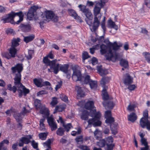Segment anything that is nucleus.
Listing matches in <instances>:
<instances>
[{"mask_svg":"<svg viewBox=\"0 0 150 150\" xmlns=\"http://www.w3.org/2000/svg\"><path fill=\"white\" fill-rule=\"evenodd\" d=\"M60 97L61 99L63 101L66 102L68 101L67 97L64 94H61L60 96Z\"/></svg>","mask_w":150,"mask_h":150,"instance_id":"obj_54","label":"nucleus"},{"mask_svg":"<svg viewBox=\"0 0 150 150\" xmlns=\"http://www.w3.org/2000/svg\"><path fill=\"white\" fill-rule=\"evenodd\" d=\"M41 113L45 115L46 116H48L49 114L48 109L47 108L43 109L40 110Z\"/></svg>","mask_w":150,"mask_h":150,"instance_id":"obj_45","label":"nucleus"},{"mask_svg":"<svg viewBox=\"0 0 150 150\" xmlns=\"http://www.w3.org/2000/svg\"><path fill=\"white\" fill-rule=\"evenodd\" d=\"M108 0H100V2L96 3L93 8V15H94V24L98 25L102 15L100 10L108 2Z\"/></svg>","mask_w":150,"mask_h":150,"instance_id":"obj_6","label":"nucleus"},{"mask_svg":"<svg viewBox=\"0 0 150 150\" xmlns=\"http://www.w3.org/2000/svg\"><path fill=\"white\" fill-rule=\"evenodd\" d=\"M34 35H30L24 37L23 40L26 43H28L32 41L35 38Z\"/></svg>","mask_w":150,"mask_h":150,"instance_id":"obj_28","label":"nucleus"},{"mask_svg":"<svg viewBox=\"0 0 150 150\" xmlns=\"http://www.w3.org/2000/svg\"><path fill=\"white\" fill-rule=\"evenodd\" d=\"M127 110L129 111H132L134 110V105H129L127 108Z\"/></svg>","mask_w":150,"mask_h":150,"instance_id":"obj_61","label":"nucleus"},{"mask_svg":"<svg viewBox=\"0 0 150 150\" xmlns=\"http://www.w3.org/2000/svg\"><path fill=\"white\" fill-rule=\"evenodd\" d=\"M105 91V90L104 89H103L102 91L103 93V98L104 100H106L109 98L108 94Z\"/></svg>","mask_w":150,"mask_h":150,"instance_id":"obj_46","label":"nucleus"},{"mask_svg":"<svg viewBox=\"0 0 150 150\" xmlns=\"http://www.w3.org/2000/svg\"><path fill=\"white\" fill-rule=\"evenodd\" d=\"M146 60L150 64V54L149 52H145L143 53Z\"/></svg>","mask_w":150,"mask_h":150,"instance_id":"obj_38","label":"nucleus"},{"mask_svg":"<svg viewBox=\"0 0 150 150\" xmlns=\"http://www.w3.org/2000/svg\"><path fill=\"white\" fill-rule=\"evenodd\" d=\"M92 63L93 65H95L98 63V60L95 57H93L92 59Z\"/></svg>","mask_w":150,"mask_h":150,"instance_id":"obj_60","label":"nucleus"},{"mask_svg":"<svg viewBox=\"0 0 150 150\" xmlns=\"http://www.w3.org/2000/svg\"><path fill=\"white\" fill-rule=\"evenodd\" d=\"M144 4L147 7L150 8V0H144Z\"/></svg>","mask_w":150,"mask_h":150,"instance_id":"obj_59","label":"nucleus"},{"mask_svg":"<svg viewBox=\"0 0 150 150\" xmlns=\"http://www.w3.org/2000/svg\"><path fill=\"white\" fill-rule=\"evenodd\" d=\"M68 12L69 15L73 17L74 19L80 22H83L81 18L77 15L75 11L72 9H70L68 10Z\"/></svg>","mask_w":150,"mask_h":150,"instance_id":"obj_13","label":"nucleus"},{"mask_svg":"<svg viewBox=\"0 0 150 150\" xmlns=\"http://www.w3.org/2000/svg\"><path fill=\"white\" fill-rule=\"evenodd\" d=\"M59 67H60V70L61 71L65 73H67L68 71V69L69 65L67 64H65L64 65L59 64Z\"/></svg>","mask_w":150,"mask_h":150,"instance_id":"obj_21","label":"nucleus"},{"mask_svg":"<svg viewBox=\"0 0 150 150\" xmlns=\"http://www.w3.org/2000/svg\"><path fill=\"white\" fill-rule=\"evenodd\" d=\"M91 81L90 79V76L89 75H87L85 78L84 79V83L86 84L89 83Z\"/></svg>","mask_w":150,"mask_h":150,"instance_id":"obj_53","label":"nucleus"},{"mask_svg":"<svg viewBox=\"0 0 150 150\" xmlns=\"http://www.w3.org/2000/svg\"><path fill=\"white\" fill-rule=\"evenodd\" d=\"M38 8L37 6H34L31 7L28 11L27 14V18L29 20H32L33 18L36 20L35 18V14L36 10Z\"/></svg>","mask_w":150,"mask_h":150,"instance_id":"obj_10","label":"nucleus"},{"mask_svg":"<svg viewBox=\"0 0 150 150\" xmlns=\"http://www.w3.org/2000/svg\"><path fill=\"white\" fill-rule=\"evenodd\" d=\"M45 121V119H41L40 121V129L41 130H44L45 129V127L44 122Z\"/></svg>","mask_w":150,"mask_h":150,"instance_id":"obj_34","label":"nucleus"},{"mask_svg":"<svg viewBox=\"0 0 150 150\" xmlns=\"http://www.w3.org/2000/svg\"><path fill=\"white\" fill-rule=\"evenodd\" d=\"M17 50L15 48L11 47L8 49L9 53L12 57H15L17 52Z\"/></svg>","mask_w":150,"mask_h":150,"instance_id":"obj_25","label":"nucleus"},{"mask_svg":"<svg viewBox=\"0 0 150 150\" xmlns=\"http://www.w3.org/2000/svg\"><path fill=\"white\" fill-rule=\"evenodd\" d=\"M62 81H60V82H59L58 83V84L56 85L55 87V89L56 90H57L59 88H60L62 85Z\"/></svg>","mask_w":150,"mask_h":150,"instance_id":"obj_62","label":"nucleus"},{"mask_svg":"<svg viewBox=\"0 0 150 150\" xmlns=\"http://www.w3.org/2000/svg\"><path fill=\"white\" fill-rule=\"evenodd\" d=\"M47 134V133H40L39 134V137L40 139L42 140H45L46 138Z\"/></svg>","mask_w":150,"mask_h":150,"instance_id":"obj_42","label":"nucleus"},{"mask_svg":"<svg viewBox=\"0 0 150 150\" xmlns=\"http://www.w3.org/2000/svg\"><path fill=\"white\" fill-rule=\"evenodd\" d=\"M111 46L114 50H117L122 46V44L121 43H119L118 45L116 42H115L113 44H112Z\"/></svg>","mask_w":150,"mask_h":150,"instance_id":"obj_30","label":"nucleus"},{"mask_svg":"<svg viewBox=\"0 0 150 150\" xmlns=\"http://www.w3.org/2000/svg\"><path fill=\"white\" fill-rule=\"evenodd\" d=\"M65 130L62 127H60L56 131V134L60 136H62L64 134Z\"/></svg>","mask_w":150,"mask_h":150,"instance_id":"obj_32","label":"nucleus"},{"mask_svg":"<svg viewBox=\"0 0 150 150\" xmlns=\"http://www.w3.org/2000/svg\"><path fill=\"white\" fill-rule=\"evenodd\" d=\"M94 3L91 1H87V3L86 4V5L88 6H93L94 5Z\"/></svg>","mask_w":150,"mask_h":150,"instance_id":"obj_64","label":"nucleus"},{"mask_svg":"<svg viewBox=\"0 0 150 150\" xmlns=\"http://www.w3.org/2000/svg\"><path fill=\"white\" fill-rule=\"evenodd\" d=\"M136 88V86L134 85H131L129 86L128 88L129 90H134Z\"/></svg>","mask_w":150,"mask_h":150,"instance_id":"obj_63","label":"nucleus"},{"mask_svg":"<svg viewBox=\"0 0 150 150\" xmlns=\"http://www.w3.org/2000/svg\"><path fill=\"white\" fill-rule=\"evenodd\" d=\"M114 105V104L111 101H110L107 103V106L108 108L112 109Z\"/></svg>","mask_w":150,"mask_h":150,"instance_id":"obj_52","label":"nucleus"},{"mask_svg":"<svg viewBox=\"0 0 150 150\" xmlns=\"http://www.w3.org/2000/svg\"><path fill=\"white\" fill-rule=\"evenodd\" d=\"M85 108L88 110L93 109V110H91L90 115L91 117H94L90 119L88 121V124H92L94 127L100 126L101 124V122L100 121L101 116V114L99 112H97L96 109H94V106L93 101H88L85 104Z\"/></svg>","mask_w":150,"mask_h":150,"instance_id":"obj_2","label":"nucleus"},{"mask_svg":"<svg viewBox=\"0 0 150 150\" xmlns=\"http://www.w3.org/2000/svg\"><path fill=\"white\" fill-rule=\"evenodd\" d=\"M78 7L81 11L86 16L85 20L86 23L88 25L90 28L92 32H95L98 29L100 24V20L98 25L94 24V15L93 23L92 20L93 18V15L89 9L86 6L82 4H80Z\"/></svg>","mask_w":150,"mask_h":150,"instance_id":"obj_3","label":"nucleus"},{"mask_svg":"<svg viewBox=\"0 0 150 150\" xmlns=\"http://www.w3.org/2000/svg\"><path fill=\"white\" fill-rule=\"evenodd\" d=\"M112 114L111 111L110 110H108L105 112V116L106 119L108 118L111 117Z\"/></svg>","mask_w":150,"mask_h":150,"instance_id":"obj_49","label":"nucleus"},{"mask_svg":"<svg viewBox=\"0 0 150 150\" xmlns=\"http://www.w3.org/2000/svg\"><path fill=\"white\" fill-rule=\"evenodd\" d=\"M62 126L64 127L63 129H65V131L67 132H68L70 129L72 127L71 124L70 123L66 125L63 124Z\"/></svg>","mask_w":150,"mask_h":150,"instance_id":"obj_39","label":"nucleus"},{"mask_svg":"<svg viewBox=\"0 0 150 150\" xmlns=\"http://www.w3.org/2000/svg\"><path fill=\"white\" fill-rule=\"evenodd\" d=\"M23 15L22 11L18 13L12 12L8 14L7 17H3L1 21H3L4 23L10 22L12 24L15 23L18 24L23 21Z\"/></svg>","mask_w":150,"mask_h":150,"instance_id":"obj_4","label":"nucleus"},{"mask_svg":"<svg viewBox=\"0 0 150 150\" xmlns=\"http://www.w3.org/2000/svg\"><path fill=\"white\" fill-rule=\"evenodd\" d=\"M20 39L19 38H13L11 41V47L15 48L19 45V42H20Z\"/></svg>","mask_w":150,"mask_h":150,"instance_id":"obj_19","label":"nucleus"},{"mask_svg":"<svg viewBox=\"0 0 150 150\" xmlns=\"http://www.w3.org/2000/svg\"><path fill=\"white\" fill-rule=\"evenodd\" d=\"M120 64L125 68H127L129 67L128 61L125 59H121L120 60Z\"/></svg>","mask_w":150,"mask_h":150,"instance_id":"obj_26","label":"nucleus"},{"mask_svg":"<svg viewBox=\"0 0 150 150\" xmlns=\"http://www.w3.org/2000/svg\"><path fill=\"white\" fill-rule=\"evenodd\" d=\"M118 124L116 123H112L110 125V128L112 132V133L115 135L117 133V129Z\"/></svg>","mask_w":150,"mask_h":150,"instance_id":"obj_20","label":"nucleus"},{"mask_svg":"<svg viewBox=\"0 0 150 150\" xmlns=\"http://www.w3.org/2000/svg\"><path fill=\"white\" fill-rule=\"evenodd\" d=\"M45 17H43V13L42 14L41 17L43 18V20H46L45 18H46L47 20H52L54 22H56L58 21V17L55 15L54 13L52 11H45Z\"/></svg>","mask_w":150,"mask_h":150,"instance_id":"obj_9","label":"nucleus"},{"mask_svg":"<svg viewBox=\"0 0 150 150\" xmlns=\"http://www.w3.org/2000/svg\"><path fill=\"white\" fill-rule=\"evenodd\" d=\"M31 145L34 149H36L37 150H39L38 148V143L36 142L34 140L32 141Z\"/></svg>","mask_w":150,"mask_h":150,"instance_id":"obj_51","label":"nucleus"},{"mask_svg":"<svg viewBox=\"0 0 150 150\" xmlns=\"http://www.w3.org/2000/svg\"><path fill=\"white\" fill-rule=\"evenodd\" d=\"M113 142V138L111 137H109L106 139L105 142L106 144H112Z\"/></svg>","mask_w":150,"mask_h":150,"instance_id":"obj_44","label":"nucleus"},{"mask_svg":"<svg viewBox=\"0 0 150 150\" xmlns=\"http://www.w3.org/2000/svg\"><path fill=\"white\" fill-rule=\"evenodd\" d=\"M114 119L113 117L108 118L106 119L105 122L106 123L112 124L114 122Z\"/></svg>","mask_w":150,"mask_h":150,"instance_id":"obj_48","label":"nucleus"},{"mask_svg":"<svg viewBox=\"0 0 150 150\" xmlns=\"http://www.w3.org/2000/svg\"><path fill=\"white\" fill-rule=\"evenodd\" d=\"M2 55L4 57L8 59H10L11 57V55H9L8 52H6L2 53Z\"/></svg>","mask_w":150,"mask_h":150,"instance_id":"obj_56","label":"nucleus"},{"mask_svg":"<svg viewBox=\"0 0 150 150\" xmlns=\"http://www.w3.org/2000/svg\"><path fill=\"white\" fill-rule=\"evenodd\" d=\"M51 142V140L49 139L45 142L44 143V146H46L47 148H51L50 145Z\"/></svg>","mask_w":150,"mask_h":150,"instance_id":"obj_47","label":"nucleus"},{"mask_svg":"<svg viewBox=\"0 0 150 150\" xmlns=\"http://www.w3.org/2000/svg\"><path fill=\"white\" fill-rule=\"evenodd\" d=\"M110 79V78L108 77H103L100 81V84L101 86L104 87L105 84L109 82Z\"/></svg>","mask_w":150,"mask_h":150,"instance_id":"obj_23","label":"nucleus"},{"mask_svg":"<svg viewBox=\"0 0 150 150\" xmlns=\"http://www.w3.org/2000/svg\"><path fill=\"white\" fill-rule=\"evenodd\" d=\"M47 92L45 90H41L37 93V96H41L42 95L47 94Z\"/></svg>","mask_w":150,"mask_h":150,"instance_id":"obj_50","label":"nucleus"},{"mask_svg":"<svg viewBox=\"0 0 150 150\" xmlns=\"http://www.w3.org/2000/svg\"><path fill=\"white\" fill-rule=\"evenodd\" d=\"M48 58L51 59L54 58V55L51 52H50L47 57H44L43 59V63L45 64L47 66H50L51 69H53L54 70V71H53L54 73L57 74L59 71V64H57V60L54 59V60L50 61L48 59Z\"/></svg>","mask_w":150,"mask_h":150,"instance_id":"obj_5","label":"nucleus"},{"mask_svg":"<svg viewBox=\"0 0 150 150\" xmlns=\"http://www.w3.org/2000/svg\"><path fill=\"white\" fill-rule=\"evenodd\" d=\"M141 145L144 146L140 148V150H150L149 149V146L148 145V143L147 140L145 138L141 139Z\"/></svg>","mask_w":150,"mask_h":150,"instance_id":"obj_16","label":"nucleus"},{"mask_svg":"<svg viewBox=\"0 0 150 150\" xmlns=\"http://www.w3.org/2000/svg\"><path fill=\"white\" fill-rule=\"evenodd\" d=\"M47 122L52 131L56 130L57 128V124L52 117H49L47 118Z\"/></svg>","mask_w":150,"mask_h":150,"instance_id":"obj_12","label":"nucleus"},{"mask_svg":"<svg viewBox=\"0 0 150 150\" xmlns=\"http://www.w3.org/2000/svg\"><path fill=\"white\" fill-rule=\"evenodd\" d=\"M124 76V83L125 85H128L132 83L133 78L131 77L128 74H126Z\"/></svg>","mask_w":150,"mask_h":150,"instance_id":"obj_14","label":"nucleus"},{"mask_svg":"<svg viewBox=\"0 0 150 150\" xmlns=\"http://www.w3.org/2000/svg\"><path fill=\"white\" fill-rule=\"evenodd\" d=\"M29 106H27L26 107H23V112L24 113H28L30 112V109H29Z\"/></svg>","mask_w":150,"mask_h":150,"instance_id":"obj_58","label":"nucleus"},{"mask_svg":"<svg viewBox=\"0 0 150 150\" xmlns=\"http://www.w3.org/2000/svg\"><path fill=\"white\" fill-rule=\"evenodd\" d=\"M23 69L22 64H19L11 67L12 73L15 74L14 78L15 86L12 87L11 84L7 85L8 89L10 91H13V93H15L17 90L18 93V96L20 98L22 97L23 95L26 96L30 92L29 90L26 88L21 82V72Z\"/></svg>","mask_w":150,"mask_h":150,"instance_id":"obj_1","label":"nucleus"},{"mask_svg":"<svg viewBox=\"0 0 150 150\" xmlns=\"http://www.w3.org/2000/svg\"><path fill=\"white\" fill-rule=\"evenodd\" d=\"M83 135H79L77 136L75 139L76 143L78 144H82L83 143Z\"/></svg>","mask_w":150,"mask_h":150,"instance_id":"obj_33","label":"nucleus"},{"mask_svg":"<svg viewBox=\"0 0 150 150\" xmlns=\"http://www.w3.org/2000/svg\"><path fill=\"white\" fill-rule=\"evenodd\" d=\"M148 112L146 110L143 112V117L140 120V125L142 128L146 127L148 130H150V120H148Z\"/></svg>","mask_w":150,"mask_h":150,"instance_id":"obj_8","label":"nucleus"},{"mask_svg":"<svg viewBox=\"0 0 150 150\" xmlns=\"http://www.w3.org/2000/svg\"><path fill=\"white\" fill-rule=\"evenodd\" d=\"M52 100L50 104L52 107H54L58 103L57 98L56 97H54L52 98Z\"/></svg>","mask_w":150,"mask_h":150,"instance_id":"obj_40","label":"nucleus"},{"mask_svg":"<svg viewBox=\"0 0 150 150\" xmlns=\"http://www.w3.org/2000/svg\"><path fill=\"white\" fill-rule=\"evenodd\" d=\"M65 108V106L64 105H57L55 108L53 113L55 114L57 112H62L64 110Z\"/></svg>","mask_w":150,"mask_h":150,"instance_id":"obj_22","label":"nucleus"},{"mask_svg":"<svg viewBox=\"0 0 150 150\" xmlns=\"http://www.w3.org/2000/svg\"><path fill=\"white\" fill-rule=\"evenodd\" d=\"M31 137H30V138H29L26 137H22L19 141L18 145L19 146H23L24 145V144H28L30 142V139H31Z\"/></svg>","mask_w":150,"mask_h":150,"instance_id":"obj_15","label":"nucleus"},{"mask_svg":"<svg viewBox=\"0 0 150 150\" xmlns=\"http://www.w3.org/2000/svg\"><path fill=\"white\" fill-rule=\"evenodd\" d=\"M100 51L101 54L107 53V59L112 60L113 62H115L118 59V54L115 52H112L110 47H107L104 44H102L100 46Z\"/></svg>","mask_w":150,"mask_h":150,"instance_id":"obj_7","label":"nucleus"},{"mask_svg":"<svg viewBox=\"0 0 150 150\" xmlns=\"http://www.w3.org/2000/svg\"><path fill=\"white\" fill-rule=\"evenodd\" d=\"M108 23L110 26L111 28L115 29L116 31L117 30L118 26L112 20H109Z\"/></svg>","mask_w":150,"mask_h":150,"instance_id":"obj_31","label":"nucleus"},{"mask_svg":"<svg viewBox=\"0 0 150 150\" xmlns=\"http://www.w3.org/2000/svg\"><path fill=\"white\" fill-rule=\"evenodd\" d=\"M20 29L23 32H28L31 30V27L29 24H21L19 26Z\"/></svg>","mask_w":150,"mask_h":150,"instance_id":"obj_17","label":"nucleus"},{"mask_svg":"<svg viewBox=\"0 0 150 150\" xmlns=\"http://www.w3.org/2000/svg\"><path fill=\"white\" fill-rule=\"evenodd\" d=\"M79 148L82 150H90L88 147L86 146L80 145ZM93 150H101L100 148H94Z\"/></svg>","mask_w":150,"mask_h":150,"instance_id":"obj_41","label":"nucleus"},{"mask_svg":"<svg viewBox=\"0 0 150 150\" xmlns=\"http://www.w3.org/2000/svg\"><path fill=\"white\" fill-rule=\"evenodd\" d=\"M82 57L83 59L82 61L84 62L85 60L89 58L90 57L88 55L87 52H84L82 54Z\"/></svg>","mask_w":150,"mask_h":150,"instance_id":"obj_43","label":"nucleus"},{"mask_svg":"<svg viewBox=\"0 0 150 150\" xmlns=\"http://www.w3.org/2000/svg\"><path fill=\"white\" fill-rule=\"evenodd\" d=\"M73 74L72 76V78L73 80L75 81H81V80L82 76L80 71L73 68Z\"/></svg>","mask_w":150,"mask_h":150,"instance_id":"obj_11","label":"nucleus"},{"mask_svg":"<svg viewBox=\"0 0 150 150\" xmlns=\"http://www.w3.org/2000/svg\"><path fill=\"white\" fill-rule=\"evenodd\" d=\"M33 82L38 87H41L42 86L41 80L35 79H33Z\"/></svg>","mask_w":150,"mask_h":150,"instance_id":"obj_35","label":"nucleus"},{"mask_svg":"<svg viewBox=\"0 0 150 150\" xmlns=\"http://www.w3.org/2000/svg\"><path fill=\"white\" fill-rule=\"evenodd\" d=\"M97 145L100 147H103L105 146L106 144L105 140L104 139L100 140L97 142Z\"/></svg>","mask_w":150,"mask_h":150,"instance_id":"obj_37","label":"nucleus"},{"mask_svg":"<svg viewBox=\"0 0 150 150\" xmlns=\"http://www.w3.org/2000/svg\"><path fill=\"white\" fill-rule=\"evenodd\" d=\"M105 21V17H104L103 21L102 22L101 24V27L103 30L104 32L105 33L106 30V27Z\"/></svg>","mask_w":150,"mask_h":150,"instance_id":"obj_55","label":"nucleus"},{"mask_svg":"<svg viewBox=\"0 0 150 150\" xmlns=\"http://www.w3.org/2000/svg\"><path fill=\"white\" fill-rule=\"evenodd\" d=\"M102 66H99L97 67V70L99 74L102 76L106 75L108 74V72L107 70L103 69Z\"/></svg>","mask_w":150,"mask_h":150,"instance_id":"obj_18","label":"nucleus"},{"mask_svg":"<svg viewBox=\"0 0 150 150\" xmlns=\"http://www.w3.org/2000/svg\"><path fill=\"white\" fill-rule=\"evenodd\" d=\"M137 119V116L134 113H132L128 115V119L132 122H134Z\"/></svg>","mask_w":150,"mask_h":150,"instance_id":"obj_27","label":"nucleus"},{"mask_svg":"<svg viewBox=\"0 0 150 150\" xmlns=\"http://www.w3.org/2000/svg\"><path fill=\"white\" fill-rule=\"evenodd\" d=\"M90 87L91 89H95L96 88L97 86V82L91 80L89 83Z\"/></svg>","mask_w":150,"mask_h":150,"instance_id":"obj_36","label":"nucleus"},{"mask_svg":"<svg viewBox=\"0 0 150 150\" xmlns=\"http://www.w3.org/2000/svg\"><path fill=\"white\" fill-rule=\"evenodd\" d=\"M76 89L77 90L78 96L80 97H83L84 96V93L82 90L81 88L79 86H76L75 87Z\"/></svg>","mask_w":150,"mask_h":150,"instance_id":"obj_29","label":"nucleus"},{"mask_svg":"<svg viewBox=\"0 0 150 150\" xmlns=\"http://www.w3.org/2000/svg\"><path fill=\"white\" fill-rule=\"evenodd\" d=\"M147 9L145 7V5L144 4H143L142 8L140 10V11L141 13H143L146 12L147 11Z\"/></svg>","mask_w":150,"mask_h":150,"instance_id":"obj_57","label":"nucleus"},{"mask_svg":"<svg viewBox=\"0 0 150 150\" xmlns=\"http://www.w3.org/2000/svg\"><path fill=\"white\" fill-rule=\"evenodd\" d=\"M89 113L87 110L83 111L81 115V118L83 120H86L88 119Z\"/></svg>","mask_w":150,"mask_h":150,"instance_id":"obj_24","label":"nucleus"}]
</instances>
